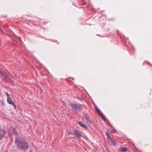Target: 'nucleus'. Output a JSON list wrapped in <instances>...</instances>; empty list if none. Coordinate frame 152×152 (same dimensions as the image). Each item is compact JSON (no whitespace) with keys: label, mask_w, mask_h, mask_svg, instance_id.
<instances>
[{"label":"nucleus","mask_w":152,"mask_h":152,"mask_svg":"<svg viewBox=\"0 0 152 152\" xmlns=\"http://www.w3.org/2000/svg\"><path fill=\"white\" fill-rule=\"evenodd\" d=\"M15 142L17 145L21 149L26 151L28 149V144L24 140L19 138H16Z\"/></svg>","instance_id":"1"},{"label":"nucleus","mask_w":152,"mask_h":152,"mask_svg":"<svg viewBox=\"0 0 152 152\" xmlns=\"http://www.w3.org/2000/svg\"><path fill=\"white\" fill-rule=\"evenodd\" d=\"M72 111L75 113L80 112L81 110V105L79 104H73L71 105Z\"/></svg>","instance_id":"2"},{"label":"nucleus","mask_w":152,"mask_h":152,"mask_svg":"<svg viewBox=\"0 0 152 152\" xmlns=\"http://www.w3.org/2000/svg\"><path fill=\"white\" fill-rule=\"evenodd\" d=\"M6 95L7 96V102L10 104L12 105L15 107H16V106L13 102L11 99L10 95L8 93L6 92L5 93Z\"/></svg>","instance_id":"3"},{"label":"nucleus","mask_w":152,"mask_h":152,"mask_svg":"<svg viewBox=\"0 0 152 152\" xmlns=\"http://www.w3.org/2000/svg\"><path fill=\"white\" fill-rule=\"evenodd\" d=\"M74 134L75 137L77 138L80 139L82 136V133L79 132L77 131H76L74 132Z\"/></svg>","instance_id":"4"},{"label":"nucleus","mask_w":152,"mask_h":152,"mask_svg":"<svg viewBox=\"0 0 152 152\" xmlns=\"http://www.w3.org/2000/svg\"><path fill=\"white\" fill-rule=\"evenodd\" d=\"M0 75H1L3 79H4L6 81H7L8 80H9L10 81L11 80V79L10 78L7 77L4 73L1 72L0 71Z\"/></svg>","instance_id":"5"},{"label":"nucleus","mask_w":152,"mask_h":152,"mask_svg":"<svg viewBox=\"0 0 152 152\" xmlns=\"http://www.w3.org/2000/svg\"><path fill=\"white\" fill-rule=\"evenodd\" d=\"M6 133L4 130L0 129V139H2L3 138Z\"/></svg>","instance_id":"6"},{"label":"nucleus","mask_w":152,"mask_h":152,"mask_svg":"<svg viewBox=\"0 0 152 152\" xmlns=\"http://www.w3.org/2000/svg\"><path fill=\"white\" fill-rule=\"evenodd\" d=\"M9 132L11 133H13L15 135L18 136V132L15 130L12 127H10V129H9Z\"/></svg>","instance_id":"7"},{"label":"nucleus","mask_w":152,"mask_h":152,"mask_svg":"<svg viewBox=\"0 0 152 152\" xmlns=\"http://www.w3.org/2000/svg\"><path fill=\"white\" fill-rule=\"evenodd\" d=\"M109 141L110 144L112 145H115L116 144V142L113 140L111 138H109L108 140Z\"/></svg>","instance_id":"8"},{"label":"nucleus","mask_w":152,"mask_h":152,"mask_svg":"<svg viewBox=\"0 0 152 152\" xmlns=\"http://www.w3.org/2000/svg\"><path fill=\"white\" fill-rule=\"evenodd\" d=\"M95 110L96 111L98 112V113L102 117V118L104 119V120H105V119L104 118V115H103L101 113L100 111L96 107H95Z\"/></svg>","instance_id":"9"},{"label":"nucleus","mask_w":152,"mask_h":152,"mask_svg":"<svg viewBox=\"0 0 152 152\" xmlns=\"http://www.w3.org/2000/svg\"><path fill=\"white\" fill-rule=\"evenodd\" d=\"M77 123L82 127L83 128L87 129V126L85 124H83L81 122H77Z\"/></svg>","instance_id":"10"},{"label":"nucleus","mask_w":152,"mask_h":152,"mask_svg":"<svg viewBox=\"0 0 152 152\" xmlns=\"http://www.w3.org/2000/svg\"><path fill=\"white\" fill-rule=\"evenodd\" d=\"M120 149L122 152H125L127 150V149L125 147H121L120 148Z\"/></svg>","instance_id":"11"},{"label":"nucleus","mask_w":152,"mask_h":152,"mask_svg":"<svg viewBox=\"0 0 152 152\" xmlns=\"http://www.w3.org/2000/svg\"><path fill=\"white\" fill-rule=\"evenodd\" d=\"M107 140L109 139V138H111L110 136L107 133Z\"/></svg>","instance_id":"12"},{"label":"nucleus","mask_w":152,"mask_h":152,"mask_svg":"<svg viewBox=\"0 0 152 152\" xmlns=\"http://www.w3.org/2000/svg\"><path fill=\"white\" fill-rule=\"evenodd\" d=\"M87 120L88 121L90 122H91V121L89 120V119L88 118L87 119Z\"/></svg>","instance_id":"13"}]
</instances>
